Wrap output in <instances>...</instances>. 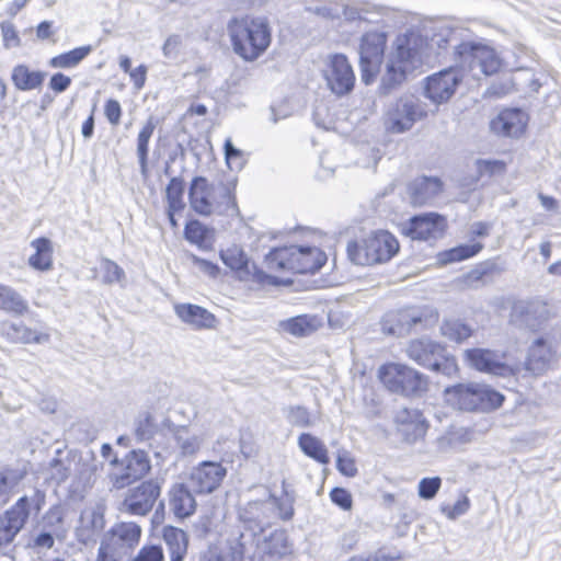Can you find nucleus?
I'll return each mask as SVG.
<instances>
[{
  "instance_id": "obj_1",
  "label": "nucleus",
  "mask_w": 561,
  "mask_h": 561,
  "mask_svg": "<svg viewBox=\"0 0 561 561\" xmlns=\"http://www.w3.org/2000/svg\"><path fill=\"white\" fill-rule=\"evenodd\" d=\"M453 49V59L457 67L471 72L473 78L489 77L500 71L503 66L497 51L483 39H474L462 27L439 26L431 36L428 43L424 37L410 32L396 41V50L386 65L380 90L383 94L402 83L408 73L423 64L427 57V48Z\"/></svg>"
},
{
  "instance_id": "obj_2",
  "label": "nucleus",
  "mask_w": 561,
  "mask_h": 561,
  "mask_svg": "<svg viewBox=\"0 0 561 561\" xmlns=\"http://www.w3.org/2000/svg\"><path fill=\"white\" fill-rule=\"evenodd\" d=\"M250 492L251 496L238 511L239 520L249 531L244 534L248 543L254 541L275 519L290 520L295 514V497L285 489V481L279 497L265 485L255 486Z\"/></svg>"
},
{
  "instance_id": "obj_3",
  "label": "nucleus",
  "mask_w": 561,
  "mask_h": 561,
  "mask_svg": "<svg viewBox=\"0 0 561 561\" xmlns=\"http://www.w3.org/2000/svg\"><path fill=\"white\" fill-rule=\"evenodd\" d=\"M227 34L233 53L248 62L257 60L272 43V28L264 16L234 15L227 23Z\"/></svg>"
},
{
  "instance_id": "obj_4",
  "label": "nucleus",
  "mask_w": 561,
  "mask_h": 561,
  "mask_svg": "<svg viewBox=\"0 0 561 561\" xmlns=\"http://www.w3.org/2000/svg\"><path fill=\"white\" fill-rule=\"evenodd\" d=\"M236 182H210L204 176H195L190 185L191 208L201 216H238L239 209L234 196Z\"/></svg>"
},
{
  "instance_id": "obj_5",
  "label": "nucleus",
  "mask_w": 561,
  "mask_h": 561,
  "mask_svg": "<svg viewBox=\"0 0 561 561\" xmlns=\"http://www.w3.org/2000/svg\"><path fill=\"white\" fill-rule=\"evenodd\" d=\"M327 261L325 253L317 247L290 245L276 248L265 256V264L271 272L314 273Z\"/></svg>"
},
{
  "instance_id": "obj_6",
  "label": "nucleus",
  "mask_w": 561,
  "mask_h": 561,
  "mask_svg": "<svg viewBox=\"0 0 561 561\" xmlns=\"http://www.w3.org/2000/svg\"><path fill=\"white\" fill-rule=\"evenodd\" d=\"M399 251L397 238L386 230L373 231L360 240L347 244L348 259L356 265H374L388 262Z\"/></svg>"
},
{
  "instance_id": "obj_7",
  "label": "nucleus",
  "mask_w": 561,
  "mask_h": 561,
  "mask_svg": "<svg viewBox=\"0 0 561 561\" xmlns=\"http://www.w3.org/2000/svg\"><path fill=\"white\" fill-rule=\"evenodd\" d=\"M445 401L463 411H489L502 405L504 397L480 383H459L444 391Z\"/></svg>"
},
{
  "instance_id": "obj_8",
  "label": "nucleus",
  "mask_w": 561,
  "mask_h": 561,
  "mask_svg": "<svg viewBox=\"0 0 561 561\" xmlns=\"http://www.w3.org/2000/svg\"><path fill=\"white\" fill-rule=\"evenodd\" d=\"M45 504V493L35 490L32 495H23L0 514V548L11 545L25 527L32 513L37 514Z\"/></svg>"
},
{
  "instance_id": "obj_9",
  "label": "nucleus",
  "mask_w": 561,
  "mask_h": 561,
  "mask_svg": "<svg viewBox=\"0 0 561 561\" xmlns=\"http://www.w3.org/2000/svg\"><path fill=\"white\" fill-rule=\"evenodd\" d=\"M382 385L391 392L405 397L420 396L427 390V378L415 370L399 363H388L378 370Z\"/></svg>"
},
{
  "instance_id": "obj_10",
  "label": "nucleus",
  "mask_w": 561,
  "mask_h": 561,
  "mask_svg": "<svg viewBox=\"0 0 561 561\" xmlns=\"http://www.w3.org/2000/svg\"><path fill=\"white\" fill-rule=\"evenodd\" d=\"M426 115V104L414 95H402L388 106L383 124L388 131L402 134L410 130L416 122Z\"/></svg>"
},
{
  "instance_id": "obj_11",
  "label": "nucleus",
  "mask_w": 561,
  "mask_h": 561,
  "mask_svg": "<svg viewBox=\"0 0 561 561\" xmlns=\"http://www.w3.org/2000/svg\"><path fill=\"white\" fill-rule=\"evenodd\" d=\"M110 462L117 466V471L110 476L113 488L117 490L142 479L151 469L149 457L144 450H131L121 461L114 457Z\"/></svg>"
},
{
  "instance_id": "obj_12",
  "label": "nucleus",
  "mask_w": 561,
  "mask_h": 561,
  "mask_svg": "<svg viewBox=\"0 0 561 561\" xmlns=\"http://www.w3.org/2000/svg\"><path fill=\"white\" fill-rule=\"evenodd\" d=\"M386 34L369 32L363 35L359 46V67L362 81L369 84L378 73L382 62Z\"/></svg>"
},
{
  "instance_id": "obj_13",
  "label": "nucleus",
  "mask_w": 561,
  "mask_h": 561,
  "mask_svg": "<svg viewBox=\"0 0 561 561\" xmlns=\"http://www.w3.org/2000/svg\"><path fill=\"white\" fill-rule=\"evenodd\" d=\"M220 259L242 282H254L257 284H276V277L259 270L251 264L248 255L240 247L232 245L220 252Z\"/></svg>"
},
{
  "instance_id": "obj_14",
  "label": "nucleus",
  "mask_w": 561,
  "mask_h": 561,
  "mask_svg": "<svg viewBox=\"0 0 561 561\" xmlns=\"http://www.w3.org/2000/svg\"><path fill=\"white\" fill-rule=\"evenodd\" d=\"M161 485L157 480L141 482L125 493L119 511L135 516H146L160 496Z\"/></svg>"
},
{
  "instance_id": "obj_15",
  "label": "nucleus",
  "mask_w": 561,
  "mask_h": 561,
  "mask_svg": "<svg viewBox=\"0 0 561 561\" xmlns=\"http://www.w3.org/2000/svg\"><path fill=\"white\" fill-rule=\"evenodd\" d=\"M328 88L337 96L348 94L355 84V75L345 55L334 54L328 57L323 69Z\"/></svg>"
},
{
  "instance_id": "obj_16",
  "label": "nucleus",
  "mask_w": 561,
  "mask_h": 561,
  "mask_svg": "<svg viewBox=\"0 0 561 561\" xmlns=\"http://www.w3.org/2000/svg\"><path fill=\"white\" fill-rule=\"evenodd\" d=\"M460 67H449L425 79V96L436 105L446 103L462 81Z\"/></svg>"
},
{
  "instance_id": "obj_17",
  "label": "nucleus",
  "mask_w": 561,
  "mask_h": 561,
  "mask_svg": "<svg viewBox=\"0 0 561 561\" xmlns=\"http://www.w3.org/2000/svg\"><path fill=\"white\" fill-rule=\"evenodd\" d=\"M227 476L226 468L215 461H203L188 476V486L197 494H209L219 488Z\"/></svg>"
},
{
  "instance_id": "obj_18",
  "label": "nucleus",
  "mask_w": 561,
  "mask_h": 561,
  "mask_svg": "<svg viewBox=\"0 0 561 561\" xmlns=\"http://www.w3.org/2000/svg\"><path fill=\"white\" fill-rule=\"evenodd\" d=\"M447 227L445 217L437 213H424L412 217L403 231L413 240H436L442 238Z\"/></svg>"
},
{
  "instance_id": "obj_19",
  "label": "nucleus",
  "mask_w": 561,
  "mask_h": 561,
  "mask_svg": "<svg viewBox=\"0 0 561 561\" xmlns=\"http://www.w3.org/2000/svg\"><path fill=\"white\" fill-rule=\"evenodd\" d=\"M550 317L547 304L540 300H518L511 311V321L520 328L537 330Z\"/></svg>"
},
{
  "instance_id": "obj_20",
  "label": "nucleus",
  "mask_w": 561,
  "mask_h": 561,
  "mask_svg": "<svg viewBox=\"0 0 561 561\" xmlns=\"http://www.w3.org/2000/svg\"><path fill=\"white\" fill-rule=\"evenodd\" d=\"M505 358V353L488 348H470L465 351V359L470 367L481 373L496 376H506L511 373Z\"/></svg>"
},
{
  "instance_id": "obj_21",
  "label": "nucleus",
  "mask_w": 561,
  "mask_h": 561,
  "mask_svg": "<svg viewBox=\"0 0 561 561\" xmlns=\"http://www.w3.org/2000/svg\"><path fill=\"white\" fill-rule=\"evenodd\" d=\"M394 423L397 433L408 444L423 439L428 428L427 421L417 409H400L396 413Z\"/></svg>"
},
{
  "instance_id": "obj_22",
  "label": "nucleus",
  "mask_w": 561,
  "mask_h": 561,
  "mask_svg": "<svg viewBox=\"0 0 561 561\" xmlns=\"http://www.w3.org/2000/svg\"><path fill=\"white\" fill-rule=\"evenodd\" d=\"M245 538L241 533L239 537L225 542L209 545L198 553L196 561H242L248 546Z\"/></svg>"
},
{
  "instance_id": "obj_23",
  "label": "nucleus",
  "mask_w": 561,
  "mask_h": 561,
  "mask_svg": "<svg viewBox=\"0 0 561 561\" xmlns=\"http://www.w3.org/2000/svg\"><path fill=\"white\" fill-rule=\"evenodd\" d=\"M556 353V344L548 335L535 339L528 348L526 369L535 375L546 373L549 369Z\"/></svg>"
},
{
  "instance_id": "obj_24",
  "label": "nucleus",
  "mask_w": 561,
  "mask_h": 561,
  "mask_svg": "<svg viewBox=\"0 0 561 561\" xmlns=\"http://www.w3.org/2000/svg\"><path fill=\"white\" fill-rule=\"evenodd\" d=\"M423 321L421 311L414 308L387 312L381 319V331L387 335L400 336Z\"/></svg>"
},
{
  "instance_id": "obj_25",
  "label": "nucleus",
  "mask_w": 561,
  "mask_h": 561,
  "mask_svg": "<svg viewBox=\"0 0 561 561\" xmlns=\"http://www.w3.org/2000/svg\"><path fill=\"white\" fill-rule=\"evenodd\" d=\"M104 526V507L99 504L87 506L81 512L76 527L77 539L82 543H88L103 530Z\"/></svg>"
},
{
  "instance_id": "obj_26",
  "label": "nucleus",
  "mask_w": 561,
  "mask_h": 561,
  "mask_svg": "<svg viewBox=\"0 0 561 561\" xmlns=\"http://www.w3.org/2000/svg\"><path fill=\"white\" fill-rule=\"evenodd\" d=\"M444 345L427 337L415 339L408 343L407 356L416 364L431 369L442 358Z\"/></svg>"
},
{
  "instance_id": "obj_27",
  "label": "nucleus",
  "mask_w": 561,
  "mask_h": 561,
  "mask_svg": "<svg viewBox=\"0 0 561 561\" xmlns=\"http://www.w3.org/2000/svg\"><path fill=\"white\" fill-rule=\"evenodd\" d=\"M171 428H173V422L168 416L145 412L135 421L134 435L137 442H148L156 435L170 433Z\"/></svg>"
},
{
  "instance_id": "obj_28",
  "label": "nucleus",
  "mask_w": 561,
  "mask_h": 561,
  "mask_svg": "<svg viewBox=\"0 0 561 561\" xmlns=\"http://www.w3.org/2000/svg\"><path fill=\"white\" fill-rule=\"evenodd\" d=\"M256 552L260 561H277L282 557L291 553V546L285 530H274L268 537L256 541Z\"/></svg>"
},
{
  "instance_id": "obj_29",
  "label": "nucleus",
  "mask_w": 561,
  "mask_h": 561,
  "mask_svg": "<svg viewBox=\"0 0 561 561\" xmlns=\"http://www.w3.org/2000/svg\"><path fill=\"white\" fill-rule=\"evenodd\" d=\"M527 125V115L519 108L502 111L492 122L491 129L503 136L518 137Z\"/></svg>"
},
{
  "instance_id": "obj_30",
  "label": "nucleus",
  "mask_w": 561,
  "mask_h": 561,
  "mask_svg": "<svg viewBox=\"0 0 561 561\" xmlns=\"http://www.w3.org/2000/svg\"><path fill=\"white\" fill-rule=\"evenodd\" d=\"M0 333L11 342L23 344L47 343L50 337L48 333L32 329L23 322H13L9 320L0 322Z\"/></svg>"
},
{
  "instance_id": "obj_31",
  "label": "nucleus",
  "mask_w": 561,
  "mask_h": 561,
  "mask_svg": "<svg viewBox=\"0 0 561 561\" xmlns=\"http://www.w3.org/2000/svg\"><path fill=\"white\" fill-rule=\"evenodd\" d=\"M188 484L175 483L169 490V506L175 517L184 519L196 511V501Z\"/></svg>"
},
{
  "instance_id": "obj_32",
  "label": "nucleus",
  "mask_w": 561,
  "mask_h": 561,
  "mask_svg": "<svg viewBox=\"0 0 561 561\" xmlns=\"http://www.w3.org/2000/svg\"><path fill=\"white\" fill-rule=\"evenodd\" d=\"M140 537L141 528L138 524L122 522L112 527L107 540L125 550V553L129 556V552L138 545Z\"/></svg>"
},
{
  "instance_id": "obj_33",
  "label": "nucleus",
  "mask_w": 561,
  "mask_h": 561,
  "mask_svg": "<svg viewBox=\"0 0 561 561\" xmlns=\"http://www.w3.org/2000/svg\"><path fill=\"white\" fill-rule=\"evenodd\" d=\"M443 190V183L438 178L421 176L409 185L411 203L425 205L433 201Z\"/></svg>"
},
{
  "instance_id": "obj_34",
  "label": "nucleus",
  "mask_w": 561,
  "mask_h": 561,
  "mask_svg": "<svg viewBox=\"0 0 561 561\" xmlns=\"http://www.w3.org/2000/svg\"><path fill=\"white\" fill-rule=\"evenodd\" d=\"M175 314L194 329H209L214 325L215 317L205 308L192 304L174 305Z\"/></svg>"
},
{
  "instance_id": "obj_35",
  "label": "nucleus",
  "mask_w": 561,
  "mask_h": 561,
  "mask_svg": "<svg viewBox=\"0 0 561 561\" xmlns=\"http://www.w3.org/2000/svg\"><path fill=\"white\" fill-rule=\"evenodd\" d=\"M162 538L167 545L170 561H183L188 549V535L181 528L165 526Z\"/></svg>"
},
{
  "instance_id": "obj_36",
  "label": "nucleus",
  "mask_w": 561,
  "mask_h": 561,
  "mask_svg": "<svg viewBox=\"0 0 561 561\" xmlns=\"http://www.w3.org/2000/svg\"><path fill=\"white\" fill-rule=\"evenodd\" d=\"M320 325V320L316 316L301 314L279 322L278 327L283 332L293 336H308Z\"/></svg>"
},
{
  "instance_id": "obj_37",
  "label": "nucleus",
  "mask_w": 561,
  "mask_h": 561,
  "mask_svg": "<svg viewBox=\"0 0 561 561\" xmlns=\"http://www.w3.org/2000/svg\"><path fill=\"white\" fill-rule=\"evenodd\" d=\"M0 310L13 316H23L28 312L30 307L20 293L0 283Z\"/></svg>"
},
{
  "instance_id": "obj_38",
  "label": "nucleus",
  "mask_w": 561,
  "mask_h": 561,
  "mask_svg": "<svg viewBox=\"0 0 561 561\" xmlns=\"http://www.w3.org/2000/svg\"><path fill=\"white\" fill-rule=\"evenodd\" d=\"M35 253L30 256L28 264L37 271H49L53 267V244L47 238H37L31 242Z\"/></svg>"
},
{
  "instance_id": "obj_39",
  "label": "nucleus",
  "mask_w": 561,
  "mask_h": 561,
  "mask_svg": "<svg viewBox=\"0 0 561 561\" xmlns=\"http://www.w3.org/2000/svg\"><path fill=\"white\" fill-rule=\"evenodd\" d=\"M11 79L18 90L30 91L43 84L45 72L32 71L25 65H18L12 70Z\"/></svg>"
},
{
  "instance_id": "obj_40",
  "label": "nucleus",
  "mask_w": 561,
  "mask_h": 561,
  "mask_svg": "<svg viewBox=\"0 0 561 561\" xmlns=\"http://www.w3.org/2000/svg\"><path fill=\"white\" fill-rule=\"evenodd\" d=\"M170 434L173 436L181 455L191 456L196 454L202 445L203 437L201 435L192 434L185 426H179L173 423Z\"/></svg>"
},
{
  "instance_id": "obj_41",
  "label": "nucleus",
  "mask_w": 561,
  "mask_h": 561,
  "mask_svg": "<svg viewBox=\"0 0 561 561\" xmlns=\"http://www.w3.org/2000/svg\"><path fill=\"white\" fill-rule=\"evenodd\" d=\"M440 334L457 344L463 343L473 334V329L458 318H446L440 324Z\"/></svg>"
},
{
  "instance_id": "obj_42",
  "label": "nucleus",
  "mask_w": 561,
  "mask_h": 561,
  "mask_svg": "<svg viewBox=\"0 0 561 561\" xmlns=\"http://www.w3.org/2000/svg\"><path fill=\"white\" fill-rule=\"evenodd\" d=\"M298 445L308 457L316 461L322 465H328L330 462L325 445L316 436L309 433H302L298 437Z\"/></svg>"
},
{
  "instance_id": "obj_43",
  "label": "nucleus",
  "mask_w": 561,
  "mask_h": 561,
  "mask_svg": "<svg viewBox=\"0 0 561 561\" xmlns=\"http://www.w3.org/2000/svg\"><path fill=\"white\" fill-rule=\"evenodd\" d=\"M24 478V472L3 468L0 470V506L5 504Z\"/></svg>"
},
{
  "instance_id": "obj_44",
  "label": "nucleus",
  "mask_w": 561,
  "mask_h": 561,
  "mask_svg": "<svg viewBox=\"0 0 561 561\" xmlns=\"http://www.w3.org/2000/svg\"><path fill=\"white\" fill-rule=\"evenodd\" d=\"M483 245L480 242L471 243V244H461L449 249L447 251L440 252L437 255V260L439 264L447 265L449 263L459 262L466 259H469L476 254H478L482 250Z\"/></svg>"
},
{
  "instance_id": "obj_45",
  "label": "nucleus",
  "mask_w": 561,
  "mask_h": 561,
  "mask_svg": "<svg viewBox=\"0 0 561 561\" xmlns=\"http://www.w3.org/2000/svg\"><path fill=\"white\" fill-rule=\"evenodd\" d=\"M91 51V45L77 47L72 50L53 57L49 60V66L61 69L73 68L78 66Z\"/></svg>"
},
{
  "instance_id": "obj_46",
  "label": "nucleus",
  "mask_w": 561,
  "mask_h": 561,
  "mask_svg": "<svg viewBox=\"0 0 561 561\" xmlns=\"http://www.w3.org/2000/svg\"><path fill=\"white\" fill-rule=\"evenodd\" d=\"M156 128L153 118L150 117L140 129L137 137V156L142 175L147 174L148 144Z\"/></svg>"
},
{
  "instance_id": "obj_47",
  "label": "nucleus",
  "mask_w": 561,
  "mask_h": 561,
  "mask_svg": "<svg viewBox=\"0 0 561 561\" xmlns=\"http://www.w3.org/2000/svg\"><path fill=\"white\" fill-rule=\"evenodd\" d=\"M184 181L181 178H172L165 188L168 207L172 211H182L185 207L183 201Z\"/></svg>"
},
{
  "instance_id": "obj_48",
  "label": "nucleus",
  "mask_w": 561,
  "mask_h": 561,
  "mask_svg": "<svg viewBox=\"0 0 561 561\" xmlns=\"http://www.w3.org/2000/svg\"><path fill=\"white\" fill-rule=\"evenodd\" d=\"M73 458L70 455L61 456V451H57V457H55L49 466H50V478L55 480L58 484L65 482L72 472Z\"/></svg>"
},
{
  "instance_id": "obj_49",
  "label": "nucleus",
  "mask_w": 561,
  "mask_h": 561,
  "mask_svg": "<svg viewBox=\"0 0 561 561\" xmlns=\"http://www.w3.org/2000/svg\"><path fill=\"white\" fill-rule=\"evenodd\" d=\"M285 417L291 426L310 427L313 420L309 410L301 405H290L284 410Z\"/></svg>"
},
{
  "instance_id": "obj_50",
  "label": "nucleus",
  "mask_w": 561,
  "mask_h": 561,
  "mask_svg": "<svg viewBox=\"0 0 561 561\" xmlns=\"http://www.w3.org/2000/svg\"><path fill=\"white\" fill-rule=\"evenodd\" d=\"M55 536H58L54 530L42 529L35 533L30 542L28 547L36 554H42L51 549L55 545Z\"/></svg>"
},
{
  "instance_id": "obj_51",
  "label": "nucleus",
  "mask_w": 561,
  "mask_h": 561,
  "mask_svg": "<svg viewBox=\"0 0 561 561\" xmlns=\"http://www.w3.org/2000/svg\"><path fill=\"white\" fill-rule=\"evenodd\" d=\"M225 149V158L228 167L231 170H241L245 163V154L242 150L236 148L231 142V139L228 138L224 145Z\"/></svg>"
},
{
  "instance_id": "obj_52",
  "label": "nucleus",
  "mask_w": 561,
  "mask_h": 561,
  "mask_svg": "<svg viewBox=\"0 0 561 561\" xmlns=\"http://www.w3.org/2000/svg\"><path fill=\"white\" fill-rule=\"evenodd\" d=\"M126 557L125 550L105 539L99 547L96 561H123Z\"/></svg>"
},
{
  "instance_id": "obj_53",
  "label": "nucleus",
  "mask_w": 561,
  "mask_h": 561,
  "mask_svg": "<svg viewBox=\"0 0 561 561\" xmlns=\"http://www.w3.org/2000/svg\"><path fill=\"white\" fill-rule=\"evenodd\" d=\"M101 268L105 284L121 283L125 278L124 270L110 259L102 260Z\"/></svg>"
},
{
  "instance_id": "obj_54",
  "label": "nucleus",
  "mask_w": 561,
  "mask_h": 561,
  "mask_svg": "<svg viewBox=\"0 0 561 561\" xmlns=\"http://www.w3.org/2000/svg\"><path fill=\"white\" fill-rule=\"evenodd\" d=\"M207 232V228L198 220L187 222L184 229L185 239L197 245H202L205 242Z\"/></svg>"
},
{
  "instance_id": "obj_55",
  "label": "nucleus",
  "mask_w": 561,
  "mask_h": 561,
  "mask_svg": "<svg viewBox=\"0 0 561 561\" xmlns=\"http://www.w3.org/2000/svg\"><path fill=\"white\" fill-rule=\"evenodd\" d=\"M431 370L440 373L446 376H454L458 371L456 358L447 353L445 346L444 352L442 354V358L437 359V365H433L431 367Z\"/></svg>"
},
{
  "instance_id": "obj_56",
  "label": "nucleus",
  "mask_w": 561,
  "mask_h": 561,
  "mask_svg": "<svg viewBox=\"0 0 561 561\" xmlns=\"http://www.w3.org/2000/svg\"><path fill=\"white\" fill-rule=\"evenodd\" d=\"M183 48V37L179 34H171L162 45V54L167 59H176Z\"/></svg>"
},
{
  "instance_id": "obj_57",
  "label": "nucleus",
  "mask_w": 561,
  "mask_h": 561,
  "mask_svg": "<svg viewBox=\"0 0 561 561\" xmlns=\"http://www.w3.org/2000/svg\"><path fill=\"white\" fill-rule=\"evenodd\" d=\"M477 169L480 175H500L506 170V164L502 160H478Z\"/></svg>"
},
{
  "instance_id": "obj_58",
  "label": "nucleus",
  "mask_w": 561,
  "mask_h": 561,
  "mask_svg": "<svg viewBox=\"0 0 561 561\" xmlns=\"http://www.w3.org/2000/svg\"><path fill=\"white\" fill-rule=\"evenodd\" d=\"M442 480L438 477L424 478L419 483V495L422 499H433L440 488Z\"/></svg>"
},
{
  "instance_id": "obj_59",
  "label": "nucleus",
  "mask_w": 561,
  "mask_h": 561,
  "mask_svg": "<svg viewBox=\"0 0 561 561\" xmlns=\"http://www.w3.org/2000/svg\"><path fill=\"white\" fill-rule=\"evenodd\" d=\"M0 27L3 45L7 49L20 46L21 39L12 22L3 21Z\"/></svg>"
},
{
  "instance_id": "obj_60",
  "label": "nucleus",
  "mask_w": 561,
  "mask_h": 561,
  "mask_svg": "<svg viewBox=\"0 0 561 561\" xmlns=\"http://www.w3.org/2000/svg\"><path fill=\"white\" fill-rule=\"evenodd\" d=\"M133 561H164L163 549L157 545L144 546Z\"/></svg>"
},
{
  "instance_id": "obj_61",
  "label": "nucleus",
  "mask_w": 561,
  "mask_h": 561,
  "mask_svg": "<svg viewBox=\"0 0 561 561\" xmlns=\"http://www.w3.org/2000/svg\"><path fill=\"white\" fill-rule=\"evenodd\" d=\"M44 528H48L47 530H54L58 534V530L64 523V513L60 506L50 507L44 516Z\"/></svg>"
},
{
  "instance_id": "obj_62",
  "label": "nucleus",
  "mask_w": 561,
  "mask_h": 561,
  "mask_svg": "<svg viewBox=\"0 0 561 561\" xmlns=\"http://www.w3.org/2000/svg\"><path fill=\"white\" fill-rule=\"evenodd\" d=\"M337 470L346 477H355L357 474V467L355 460L347 454H339L336 459Z\"/></svg>"
},
{
  "instance_id": "obj_63",
  "label": "nucleus",
  "mask_w": 561,
  "mask_h": 561,
  "mask_svg": "<svg viewBox=\"0 0 561 561\" xmlns=\"http://www.w3.org/2000/svg\"><path fill=\"white\" fill-rule=\"evenodd\" d=\"M470 507L469 499L463 495L454 505H447L443 507V513L449 518L455 519L458 516L463 515Z\"/></svg>"
},
{
  "instance_id": "obj_64",
  "label": "nucleus",
  "mask_w": 561,
  "mask_h": 561,
  "mask_svg": "<svg viewBox=\"0 0 561 561\" xmlns=\"http://www.w3.org/2000/svg\"><path fill=\"white\" fill-rule=\"evenodd\" d=\"M330 497L334 504H336L344 511H347L352 507V495L345 489L334 488L330 492Z\"/></svg>"
}]
</instances>
